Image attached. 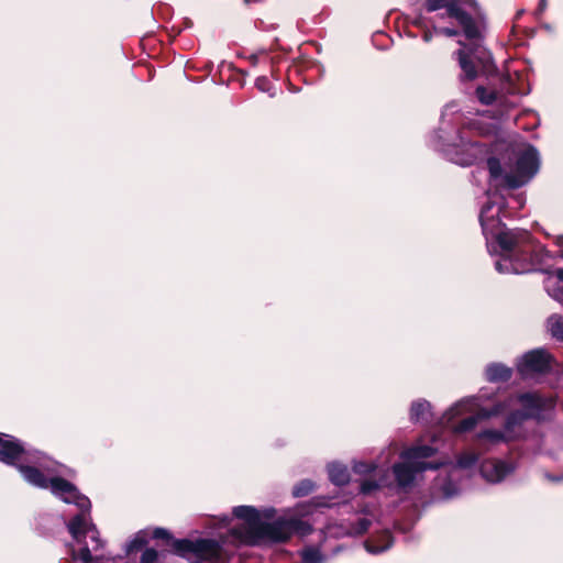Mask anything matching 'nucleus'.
Segmentation results:
<instances>
[{
    "instance_id": "25",
    "label": "nucleus",
    "mask_w": 563,
    "mask_h": 563,
    "mask_svg": "<svg viewBox=\"0 0 563 563\" xmlns=\"http://www.w3.org/2000/svg\"><path fill=\"white\" fill-rule=\"evenodd\" d=\"M385 486H389V484L386 482L385 477L382 476L379 478V482H375V481H364L362 484H361V493L364 494V495H369L372 494L374 490L380 488V487H385Z\"/></svg>"
},
{
    "instance_id": "16",
    "label": "nucleus",
    "mask_w": 563,
    "mask_h": 563,
    "mask_svg": "<svg viewBox=\"0 0 563 563\" xmlns=\"http://www.w3.org/2000/svg\"><path fill=\"white\" fill-rule=\"evenodd\" d=\"M393 544L391 536L388 531L369 538L365 541L364 547L371 554H379L388 550Z\"/></svg>"
},
{
    "instance_id": "23",
    "label": "nucleus",
    "mask_w": 563,
    "mask_h": 563,
    "mask_svg": "<svg viewBox=\"0 0 563 563\" xmlns=\"http://www.w3.org/2000/svg\"><path fill=\"white\" fill-rule=\"evenodd\" d=\"M421 30H419L416 25H413L411 22H410V19L408 16V14H405L404 15V21H402V25H401V29H399V34H405L408 38L410 40H415L418 37V34L419 32H421Z\"/></svg>"
},
{
    "instance_id": "33",
    "label": "nucleus",
    "mask_w": 563,
    "mask_h": 563,
    "mask_svg": "<svg viewBox=\"0 0 563 563\" xmlns=\"http://www.w3.org/2000/svg\"><path fill=\"white\" fill-rule=\"evenodd\" d=\"M269 81L265 77H261L256 79V87L261 90L266 89V85H268Z\"/></svg>"
},
{
    "instance_id": "39",
    "label": "nucleus",
    "mask_w": 563,
    "mask_h": 563,
    "mask_svg": "<svg viewBox=\"0 0 563 563\" xmlns=\"http://www.w3.org/2000/svg\"><path fill=\"white\" fill-rule=\"evenodd\" d=\"M431 406L429 402L424 401V412L427 411V409H429Z\"/></svg>"
},
{
    "instance_id": "13",
    "label": "nucleus",
    "mask_w": 563,
    "mask_h": 563,
    "mask_svg": "<svg viewBox=\"0 0 563 563\" xmlns=\"http://www.w3.org/2000/svg\"><path fill=\"white\" fill-rule=\"evenodd\" d=\"M516 470L510 461L488 459L481 464V474L489 483H500Z\"/></svg>"
},
{
    "instance_id": "15",
    "label": "nucleus",
    "mask_w": 563,
    "mask_h": 563,
    "mask_svg": "<svg viewBox=\"0 0 563 563\" xmlns=\"http://www.w3.org/2000/svg\"><path fill=\"white\" fill-rule=\"evenodd\" d=\"M371 525V521L366 518L357 519L356 523L349 525L347 527H339L338 530L335 527L329 526L328 533L333 537H344V536H353L364 533Z\"/></svg>"
},
{
    "instance_id": "30",
    "label": "nucleus",
    "mask_w": 563,
    "mask_h": 563,
    "mask_svg": "<svg viewBox=\"0 0 563 563\" xmlns=\"http://www.w3.org/2000/svg\"><path fill=\"white\" fill-rule=\"evenodd\" d=\"M140 563H158V553L154 549H146L141 556Z\"/></svg>"
},
{
    "instance_id": "10",
    "label": "nucleus",
    "mask_w": 563,
    "mask_h": 563,
    "mask_svg": "<svg viewBox=\"0 0 563 563\" xmlns=\"http://www.w3.org/2000/svg\"><path fill=\"white\" fill-rule=\"evenodd\" d=\"M539 169V155L534 147L527 146L516 158L515 168L504 176L508 187L517 188L528 183Z\"/></svg>"
},
{
    "instance_id": "2",
    "label": "nucleus",
    "mask_w": 563,
    "mask_h": 563,
    "mask_svg": "<svg viewBox=\"0 0 563 563\" xmlns=\"http://www.w3.org/2000/svg\"><path fill=\"white\" fill-rule=\"evenodd\" d=\"M500 207L486 203L479 214L483 233L488 240H495L500 250V258L495 263L501 274H523L532 269L529 261L530 234L526 230H506L498 216Z\"/></svg>"
},
{
    "instance_id": "41",
    "label": "nucleus",
    "mask_w": 563,
    "mask_h": 563,
    "mask_svg": "<svg viewBox=\"0 0 563 563\" xmlns=\"http://www.w3.org/2000/svg\"><path fill=\"white\" fill-rule=\"evenodd\" d=\"M254 0H244L245 3H251L253 2Z\"/></svg>"
},
{
    "instance_id": "8",
    "label": "nucleus",
    "mask_w": 563,
    "mask_h": 563,
    "mask_svg": "<svg viewBox=\"0 0 563 563\" xmlns=\"http://www.w3.org/2000/svg\"><path fill=\"white\" fill-rule=\"evenodd\" d=\"M475 398L470 397L462 399L454 404L441 418V424L445 428H450L454 433H464L472 431L479 420L490 418L503 412L506 407L501 404H498L494 407V409H482L476 415L470 416L460 420L459 422H453L454 418L470 412L475 407Z\"/></svg>"
},
{
    "instance_id": "6",
    "label": "nucleus",
    "mask_w": 563,
    "mask_h": 563,
    "mask_svg": "<svg viewBox=\"0 0 563 563\" xmlns=\"http://www.w3.org/2000/svg\"><path fill=\"white\" fill-rule=\"evenodd\" d=\"M516 400L520 404L522 410H516L507 418L504 431L486 429L477 433L476 441L479 445H495L515 438L516 427L525 419H544L553 408L551 399H544L536 394H522Z\"/></svg>"
},
{
    "instance_id": "17",
    "label": "nucleus",
    "mask_w": 563,
    "mask_h": 563,
    "mask_svg": "<svg viewBox=\"0 0 563 563\" xmlns=\"http://www.w3.org/2000/svg\"><path fill=\"white\" fill-rule=\"evenodd\" d=\"M547 290L551 297L563 303V268L555 272V278H549Z\"/></svg>"
},
{
    "instance_id": "4",
    "label": "nucleus",
    "mask_w": 563,
    "mask_h": 563,
    "mask_svg": "<svg viewBox=\"0 0 563 563\" xmlns=\"http://www.w3.org/2000/svg\"><path fill=\"white\" fill-rule=\"evenodd\" d=\"M0 461L14 465L29 484L38 488H47L49 478L63 473L59 464L5 433H0Z\"/></svg>"
},
{
    "instance_id": "11",
    "label": "nucleus",
    "mask_w": 563,
    "mask_h": 563,
    "mask_svg": "<svg viewBox=\"0 0 563 563\" xmlns=\"http://www.w3.org/2000/svg\"><path fill=\"white\" fill-rule=\"evenodd\" d=\"M442 151L451 162L461 166L473 165L486 154L483 145L463 139L459 144H446Z\"/></svg>"
},
{
    "instance_id": "26",
    "label": "nucleus",
    "mask_w": 563,
    "mask_h": 563,
    "mask_svg": "<svg viewBox=\"0 0 563 563\" xmlns=\"http://www.w3.org/2000/svg\"><path fill=\"white\" fill-rule=\"evenodd\" d=\"M476 97L483 104H492L496 99V93L493 90H488L483 86L476 88Z\"/></svg>"
},
{
    "instance_id": "3",
    "label": "nucleus",
    "mask_w": 563,
    "mask_h": 563,
    "mask_svg": "<svg viewBox=\"0 0 563 563\" xmlns=\"http://www.w3.org/2000/svg\"><path fill=\"white\" fill-rule=\"evenodd\" d=\"M47 488H51V492L63 501L75 504L81 510L68 523V530L73 538L77 542L84 543L78 553L73 552L74 559H78L82 563H118L120 559L98 554L102 543L98 530L87 517L91 507L90 500L81 495L71 483L56 475L49 478Z\"/></svg>"
},
{
    "instance_id": "38",
    "label": "nucleus",
    "mask_w": 563,
    "mask_h": 563,
    "mask_svg": "<svg viewBox=\"0 0 563 563\" xmlns=\"http://www.w3.org/2000/svg\"><path fill=\"white\" fill-rule=\"evenodd\" d=\"M556 244L563 249V236H558L556 238Z\"/></svg>"
},
{
    "instance_id": "20",
    "label": "nucleus",
    "mask_w": 563,
    "mask_h": 563,
    "mask_svg": "<svg viewBox=\"0 0 563 563\" xmlns=\"http://www.w3.org/2000/svg\"><path fill=\"white\" fill-rule=\"evenodd\" d=\"M408 14L410 22L419 30L422 29V3L421 0H408Z\"/></svg>"
},
{
    "instance_id": "7",
    "label": "nucleus",
    "mask_w": 563,
    "mask_h": 563,
    "mask_svg": "<svg viewBox=\"0 0 563 563\" xmlns=\"http://www.w3.org/2000/svg\"><path fill=\"white\" fill-rule=\"evenodd\" d=\"M437 450L424 445V473L439 470L433 487L441 492L444 498H452L461 492L459 481L462 472L472 468L478 461V456L473 452H464L459 456L455 464L445 456L438 457L435 462L428 461Z\"/></svg>"
},
{
    "instance_id": "36",
    "label": "nucleus",
    "mask_w": 563,
    "mask_h": 563,
    "mask_svg": "<svg viewBox=\"0 0 563 563\" xmlns=\"http://www.w3.org/2000/svg\"><path fill=\"white\" fill-rule=\"evenodd\" d=\"M545 477L549 479V481H552V482H559L561 481L563 477H556V476H551L549 474H545Z\"/></svg>"
},
{
    "instance_id": "29",
    "label": "nucleus",
    "mask_w": 563,
    "mask_h": 563,
    "mask_svg": "<svg viewBox=\"0 0 563 563\" xmlns=\"http://www.w3.org/2000/svg\"><path fill=\"white\" fill-rule=\"evenodd\" d=\"M353 471L357 474H369L377 471V466L373 463L355 462Z\"/></svg>"
},
{
    "instance_id": "27",
    "label": "nucleus",
    "mask_w": 563,
    "mask_h": 563,
    "mask_svg": "<svg viewBox=\"0 0 563 563\" xmlns=\"http://www.w3.org/2000/svg\"><path fill=\"white\" fill-rule=\"evenodd\" d=\"M313 489L312 482L305 479L294 487L292 494L296 497H302L311 493Z\"/></svg>"
},
{
    "instance_id": "32",
    "label": "nucleus",
    "mask_w": 563,
    "mask_h": 563,
    "mask_svg": "<svg viewBox=\"0 0 563 563\" xmlns=\"http://www.w3.org/2000/svg\"><path fill=\"white\" fill-rule=\"evenodd\" d=\"M153 538L154 539H168L169 538V533L165 529L157 528V529H155L153 531Z\"/></svg>"
},
{
    "instance_id": "22",
    "label": "nucleus",
    "mask_w": 563,
    "mask_h": 563,
    "mask_svg": "<svg viewBox=\"0 0 563 563\" xmlns=\"http://www.w3.org/2000/svg\"><path fill=\"white\" fill-rule=\"evenodd\" d=\"M302 563H324L325 556L318 548L307 547L301 551Z\"/></svg>"
},
{
    "instance_id": "19",
    "label": "nucleus",
    "mask_w": 563,
    "mask_h": 563,
    "mask_svg": "<svg viewBox=\"0 0 563 563\" xmlns=\"http://www.w3.org/2000/svg\"><path fill=\"white\" fill-rule=\"evenodd\" d=\"M486 376L490 382L507 380L511 376V371L503 364H492L486 369Z\"/></svg>"
},
{
    "instance_id": "40",
    "label": "nucleus",
    "mask_w": 563,
    "mask_h": 563,
    "mask_svg": "<svg viewBox=\"0 0 563 563\" xmlns=\"http://www.w3.org/2000/svg\"><path fill=\"white\" fill-rule=\"evenodd\" d=\"M531 352L539 353V352H543V351H542V350L537 349V350H532Z\"/></svg>"
},
{
    "instance_id": "9",
    "label": "nucleus",
    "mask_w": 563,
    "mask_h": 563,
    "mask_svg": "<svg viewBox=\"0 0 563 563\" xmlns=\"http://www.w3.org/2000/svg\"><path fill=\"white\" fill-rule=\"evenodd\" d=\"M173 548L178 555L192 554L194 558L189 559L190 563H218L223 556L222 545L211 539L175 540Z\"/></svg>"
},
{
    "instance_id": "24",
    "label": "nucleus",
    "mask_w": 563,
    "mask_h": 563,
    "mask_svg": "<svg viewBox=\"0 0 563 563\" xmlns=\"http://www.w3.org/2000/svg\"><path fill=\"white\" fill-rule=\"evenodd\" d=\"M147 542V537L144 531H140L135 534V537L126 544L125 551L126 553H131L142 549Z\"/></svg>"
},
{
    "instance_id": "21",
    "label": "nucleus",
    "mask_w": 563,
    "mask_h": 563,
    "mask_svg": "<svg viewBox=\"0 0 563 563\" xmlns=\"http://www.w3.org/2000/svg\"><path fill=\"white\" fill-rule=\"evenodd\" d=\"M548 330L554 339L563 341V318L559 314L549 317Z\"/></svg>"
},
{
    "instance_id": "1",
    "label": "nucleus",
    "mask_w": 563,
    "mask_h": 563,
    "mask_svg": "<svg viewBox=\"0 0 563 563\" xmlns=\"http://www.w3.org/2000/svg\"><path fill=\"white\" fill-rule=\"evenodd\" d=\"M235 518L242 520L240 527L231 529L235 541L246 544L282 543L288 541L294 534L307 536L311 527L297 518H278L272 523L263 519H271L275 509L267 508L260 512L251 506H238L233 509Z\"/></svg>"
},
{
    "instance_id": "28",
    "label": "nucleus",
    "mask_w": 563,
    "mask_h": 563,
    "mask_svg": "<svg viewBox=\"0 0 563 563\" xmlns=\"http://www.w3.org/2000/svg\"><path fill=\"white\" fill-rule=\"evenodd\" d=\"M487 166L492 178L497 179L503 176V168L500 162L497 158H488Z\"/></svg>"
},
{
    "instance_id": "5",
    "label": "nucleus",
    "mask_w": 563,
    "mask_h": 563,
    "mask_svg": "<svg viewBox=\"0 0 563 563\" xmlns=\"http://www.w3.org/2000/svg\"><path fill=\"white\" fill-rule=\"evenodd\" d=\"M427 8L429 11L445 9L449 16L456 19L468 40L478 41V26L471 16V13L465 10V8H470L475 11L476 3L474 0H429ZM457 55L463 76L470 80L474 79L477 75L474 60L477 59L486 67V63L490 59L489 53L477 43H475L474 48L460 49Z\"/></svg>"
},
{
    "instance_id": "35",
    "label": "nucleus",
    "mask_w": 563,
    "mask_h": 563,
    "mask_svg": "<svg viewBox=\"0 0 563 563\" xmlns=\"http://www.w3.org/2000/svg\"><path fill=\"white\" fill-rule=\"evenodd\" d=\"M250 62L252 63L253 66H255L258 62V56L257 55H251L250 56Z\"/></svg>"
},
{
    "instance_id": "12",
    "label": "nucleus",
    "mask_w": 563,
    "mask_h": 563,
    "mask_svg": "<svg viewBox=\"0 0 563 563\" xmlns=\"http://www.w3.org/2000/svg\"><path fill=\"white\" fill-rule=\"evenodd\" d=\"M422 449L419 446L412 448L402 454V462L394 466V475L399 487L409 486L415 474L422 465Z\"/></svg>"
},
{
    "instance_id": "31",
    "label": "nucleus",
    "mask_w": 563,
    "mask_h": 563,
    "mask_svg": "<svg viewBox=\"0 0 563 563\" xmlns=\"http://www.w3.org/2000/svg\"><path fill=\"white\" fill-rule=\"evenodd\" d=\"M422 415V405L419 401H415L411 406V419L419 420Z\"/></svg>"
},
{
    "instance_id": "18",
    "label": "nucleus",
    "mask_w": 563,
    "mask_h": 563,
    "mask_svg": "<svg viewBox=\"0 0 563 563\" xmlns=\"http://www.w3.org/2000/svg\"><path fill=\"white\" fill-rule=\"evenodd\" d=\"M330 481L335 485H344L350 479V473L346 466L339 463H332L328 466Z\"/></svg>"
},
{
    "instance_id": "14",
    "label": "nucleus",
    "mask_w": 563,
    "mask_h": 563,
    "mask_svg": "<svg viewBox=\"0 0 563 563\" xmlns=\"http://www.w3.org/2000/svg\"><path fill=\"white\" fill-rule=\"evenodd\" d=\"M551 354H523L518 369L522 376H529L534 373H544L550 367Z\"/></svg>"
},
{
    "instance_id": "37",
    "label": "nucleus",
    "mask_w": 563,
    "mask_h": 563,
    "mask_svg": "<svg viewBox=\"0 0 563 563\" xmlns=\"http://www.w3.org/2000/svg\"><path fill=\"white\" fill-rule=\"evenodd\" d=\"M540 11H543L547 7V0H540Z\"/></svg>"
},
{
    "instance_id": "34",
    "label": "nucleus",
    "mask_w": 563,
    "mask_h": 563,
    "mask_svg": "<svg viewBox=\"0 0 563 563\" xmlns=\"http://www.w3.org/2000/svg\"><path fill=\"white\" fill-rule=\"evenodd\" d=\"M442 32H443L445 35H448V36H454V35H456V34H457V32H456V31L451 30V29H448V27H446V29H443V30H442Z\"/></svg>"
}]
</instances>
